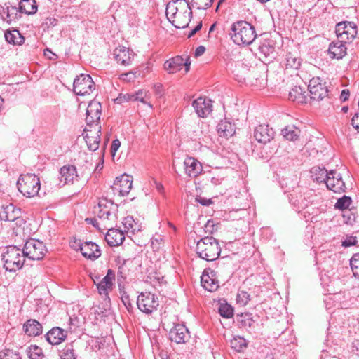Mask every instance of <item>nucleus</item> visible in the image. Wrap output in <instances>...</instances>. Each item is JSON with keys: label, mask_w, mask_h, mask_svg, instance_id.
I'll return each instance as SVG.
<instances>
[{"label": "nucleus", "mask_w": 359, "mask_h": 359, "mask_svg": "<svg viewBox=\"0 0 359 359\" xmlns=\"http://www.w3.org/2000/svg\"><path fill=\"white\" fill-rule=\"evenodd\" d=\"M60 174L61 176L60 181L64 182L66 184H73L79 181V176L78 175L76 166L72 165H65L60 168Z\"/></svg>", "instance_id": "20"}, {"label": "nucleus", "mask_w": 359, "mask_h": 359, "mask_svg": "<svg viewBox=\"0 0 359 359\" xmlns=\"http://www.w3.org/2000/svg\"><path fill=\"white\" fill-rule=\"evenodd\" d=\"M335 32L338 40L344 42L351 41L357 35V26L353 22H340L336 25Z\"/></svg>", "instance_id": "10"}, {"label": "nucleus", "mask_w": 359, "mask_h": 359, "mask_svg": "<svg viewBox=\"0 0 359 359\" xmlns=\"http://www.w3.org/2000/svg\"><path fill=\"white\" fill-rule=\"evenodd\" d=\"M352 126L359 133V113H356L351 119Z\"/></svg>", "instance_id": "59"}, {"label": "nucleus", "mask_w": 359, "mask_h": 359, "mask_svg": "<svg viewBox=\"0 0 359 359\" xmlns=\"http://www.w3.org/2000/svg\"><path fill=\"white\" fill-rule=\"evenodd\" d=\"M192 106L199 117H205L212 111L211 100L202 97L194 100Z\"/></svg>", "instance_id": "18"}, {"label": "nucleus", "mask_w": 359, "mask_h": 359, "mask_svg": "<svg viewBox=\"0 0 359 359\" xmlns=\"http://www.w3.org/2000/svg\"><path fill=\"white\" fill-rule=\"evenodd\" d=\"M217 130L220 137H229L235 133L236 127L231 121L225 119L218 123Z\"/></svg>", "instance_id": "30"}, {"label": "nucleus", "mask_w": 359, "mask_h": 359, "mask_svg": "<svg viewBox=\"0 0 359 359\" xmlns=\"http://www.w3.org/2000/svg\"><path fill=\"white\" fill-rule=\"evenodd\" d=\"M315 171L321 172L320 177H316L317 182H325L327 189L335 193L345 191L346 185L341 173L332 170L328 172L325 168H315L313 172Z\"/></svg>", "instance_id": "4"}, {"label": "nucleus", "mask_w": 359, "mask_h": 359, "mask_svg": "<svg viewBox=\"0 0 359 359\" xmlns=\"http://www.w3.org/2000/svg\"><path fill=\"white\" fill-rule=\"evenodd\" d=\"M74 92L78 95L90 94L95 88V84L88 74H81L74 81Z\"/></svg>", "instance_id": "8"}, {"label": "nucleus", "mask_w": 359, "mask_h": 359, "mask_svg": "<svg viewBox=\"0 0 359 359\" xmlns=\"http://www.w3.org/2000/svg\"><path fill=\"white\" fill-rule=\"evenodd\" d=\"M346 42L340 40L332 42L328 49L330 57L337 60L341 59L346 54Z\"/></svg>", "instance_id": "27"}, {"label": "nucleus", "mask_w": 359, "mask_h": 359, "mask_svg": "<svg viewBox=\"0 0 359 359\" xmlns=\"http://www.w3.org/2000/svg\"><path fill=\"white\" fill-rule=\"evenodd\" d=\"M8 12V17L6 19V22L8 23H11L13 21H15L19 18H20V9L19 8H17L16 6H8V9H7Z\"/></svg>", "instance_id": "41"}, {"label": "nucleus", "mask_w": 359, "mask_h": 359, "mask_svg": "<svg viewBox=\"0 0 359 359\" xmlns=\"http://www.w3.org/2000/svg\"><path fill=\"white\" fill-rule=\"evenodd\" d=\"M232 348L237 351H241L247 346L245 339L241 337H236L231 341Z\"/></svg>", "instance_id": "42"}, {"label": "nucleus", "mask_w": 359, "mask_h": 359, "mask_svg": "<svg viewBox=\"0 0 359 359\" xmlns=\"http://www.w3.org/2000/svg\"><path fill=\"white\" fill-rule=\"evenodd\" d=\"M113 280H114V278L113 276H105L102 280H101L103 284H104L105 285H109L110 287H112V285H113Z\"/></svg>", "instance_id": "61"}, {"label": "nucleus", "mask_w": 359, "mask_h": 359, "mask_svg": "<svg viewBox=\"0 0 359 359\" xmlns=\"http://www.w3.org/2000/svg\"><path fill=\"white\" fill-rule=\"evenodd\" d=\"M350 264L354 276L359 278V253L353 255Z\"/></svg>", "instance_id": "44"}, {"label": "nucleus", "mask_w": 359, "mask_h": 359, "mask_svg": "<svg viewBox=\"0 0 359 359\" xmlns=\"http://www.w3.org/2000/svg\"><path fill=\"white\" fill-rule=\"evenodd\" d=\"M94 156H96V154L93 155V154L83 153L80 155V158L85 161L83 166H85L86 169L91 168Z\"/></svg>", "instance_id": "47"}, {"label": "nucleus", "mask_w": 359, "mask_h": 359, "mask_svg": "<svg viewBox=\"0 0 359 359\" xmlns=\"http://www.w3.org/2000/svg\"><path fill=\"white\" fill-rule=\"evenodd\" d=\"M216 274L214 271L205 269L201 276V285L209 292H214L219 287V281L215 277Z\"/></svg>", "instance_id": "21"}, {"label": "nucleus", "mask_w": 359, "mask_h": 359, "mask_svg": "<svg viewBox=\"0 0 359 359\" xmlns=\"http://www.w3.org/2000/svg\"><path fill=\"white\" fill-rule=\"evenodd\" d=\"M285 60L286 69H297L301 64L300 59L291 53H289L285 55Z\"/></svg>", "instance_id": "36"}, {"label": "nucleus", "mask_w": 359, "mask_h": 359, "mask_svg": "<svg viewBox=\"0 0 359 359\" xmlns=\"http://www.w3.org/2000/svg\"><path fill=\"white\" fill-rule=\"evenodd\" d=\"M134 93L120 94L119 96L115 99L117 104H122L125 102L134 101Z\"/></svg>", "instance_id": "49"}, {"label": "nucleus", "mask_w": 359, "mask_h": 359, "mask_svg": "<svg viewBox=\"0 0 359 359\" xmlns=\"http://www.w3.org/2000/svg\"><path fill=\"white\" fill-rule=\"evenodd\" d=\"M213 0H191V5L197 9H206L211 6Z\"/></svg>", "instance_id": "45"}, {"label": "nucleus", "mask_w": 359, "mask_h": 359, "mask_svg": "<svg viewBox=\"0 0 359 359\" xmlns=\"http://www.w3.org/2000/svg\"><path fill=\"white\" fill-rule=\"evenodd\" d=\"M125 231L135 233L139 231L140 229L137 224L135 222L133 217L128 216L122 222Z\"/></svg>", "instance_id": "37"}, {"label": "nucleus", "mask_w": 359, "mask_h": 359, "mask_svg": "<svg viewBox=\"0 0 359 359\" xmlns=\"http://www.w3.org/2000/svg\"><path fill=\"white\" fill-rule=\"evenodd\" d=\"M289 100L298 104L307 102L308 96L306 91L299 86H296L289 92Z\"/></svg>", "instance_id": "29"}, {"label": "nucleus", "mask_w": 359, "mask_h": 359, "mask_svg": "<svg viewBox=\"0 0 359 359\" xmlns=\"http://www.w3.org/2000/svg\"><path fill=\"white\" fill-rule=\"evenodd\" d=\"M221 252V248L217 239L206 236L200 239L196 245V253L201 259L208 262L217 259Z\"/></svg>", "instance_id": "3"}, {"label": "nucleus", "mask_w": 359, "mask_h": 359, "mask_svg": "<svg viewBox=\"0 0 359 359\" xmlns=\"http://www.w3.org/2000/svg\"><path fill=\"white\" fill-rule=\"evenodd\" d=\"M27 353L29 359H42L43 357L42 349L36 345L30 346Z\"/></svg>", "instance_id": "38"}, {"label": "nucleus", "mask_w": 359, "mask_h": 359, "mask_svg": "<svg viewBox=\"0 0 359 359\" xmlns=\"http://www.w3.org/2000/svg\"><path fill=\"white\" fill-rule=\"evenodd\" d=\"M229 35L236 44L243 46L250 45L257 36L255 27L245 20L233 22L231 26Z\"/></svg>", "instance_id": "2"}, {"label": "nucleus", "mask_w": 359, "mask_h": 359, "mask_svg": "<svg viewBox=\"0 0 359 359\" xmlns=\"http://www.w3.org/2000/svg\"><path fill=\"white\" fill-rule=\"evenodd\" d=\"M241 325L244 327H252L255 323V320L249 315H245L241 320Z\"/></svg>", "instance_id": "54"}, {"label": "nucleus", "mask_w": 359, "mask_h": 359, "mask_svg": "<svg viewBox=\"0 0 359 359\" xmlns=\"http://www.w3.org/2000/svg\"><path fill=\"white\" fill-rule=\"evenodd\" d=\"M163 242L164 237L161 235L156 234L151 238V245L154 248H159Z\"/></svg>", "instance_id": "51"}, {"label": "nucleus", "mask_w": 359, "mask_h": 359, "mask_svg": "<svg viewBox=\"0 0 359 359\" xmlns=\"http://www.w3.org/2000/svg\"><path fill=\"white\" fill-rule=\"evenodd\" d=\"M7 9H8V6H6V5L4 7H1L0 9V16H1V19L4 21H6L8 14L7 12Z\"/></svg>", "instance_id": "63"}, {"label": "nucleus", "mask_w": 359, "mask_h": 359, "mask_svg": "<svg viewBox=\"0 0 359 359\" xmlns=\"http://www.w3.org/2000/svg\"><path fill=\"white\" fill-rule=\"evenodd\" d=\"M132 177L128 175H122L116 177L114 182V189L119 192L122 196L127 195L132 189Z\"/></svg>", "instance_id": "23"}, {"label": "nucleus", "mask_w": 359, "mask_h": 359, "mask_svg": "<svg viewBox=\"0 0 359 359\" xmlns=\"http://www.w3.org/2000/svg\"><path fill=\"white\" fill-rule=\"evenodd\" d=\"M290 202L294 207H296L298 210L304 209L308 206L309 202L305 199V198H302V196L300 195L299 198L297 196L294 197L292 194L290 195L289 198Z\"/></svg>", "instance_id": "40"}, {"label": "nucleus", "mask_w": 359, "mask_h": 359, "mask_svg": "<svg viewBox=\"0 0 359 359\" xmlns=\"http://www.w3.org/2000/svg\"><path fill=\"white\" fill-rule=\"evenodd\" d=\"M23 330L27 335L36 337L42 334L43 327L37 320L29 319L24 323Z\"/></svg>", "instance_id": "28"}, {"label": "nucleus", "mask_w": 359, "mask_h": 359, "mask_svg": "<svg viewBox=\"0 0 359 359\" xmlns=\"http://www.w3.org/2000/svg\"><path fill=\"white\" fill-rule=\"evenodd\" d=\"M184 165L185 172L189 177H196L203 172L202 164L194 157H187Z\"/></svg>", "instance_id": "22"}, {"label": "nucleus", "mask_w": 359, "mask_h": 359, "mask_svg": "<svg viewBox=\"0 0 359 359\" xmlns=\"http://www.w3.org/2000/svg\"><path fill=\"white\" fill-rule=\"evenodd\" d=\"M79 250L83 257L95 260L101 255L98 245L93 242H85L79 244Z\"/></svg>", "instance_id": "24"}, {"label": "nucleus", "mask_w": 359, "mask_h": 359, "mask_svg": "<svg viewBox=\"0 0 359 359\" xmlns=\"http://www.w3.org/2000/svg\"><path fill=\"white\" fill-rule=\"evenodd\" d=\"M135 54L128 48L118 46L114 50V57L116 62L122 65H130Z\"/></svg>", "instance_id": "16"}, {"label": "nucleus", "mask_w": 359, "mask_h": 359, "mask_svg": "<svg viewBox=\"0 0 359 359\" xmlns=\"http://www.w3.org/2000/svg\"><path fill=\"white\" fill-rule=\"evenodd\" d=\"M218 311L222 317L226 318H231L233 316V309L227 303H221Z\"/></svg>", "instance_id": "39"}, {"label": "nucleus", "mask_w": 359, "mask_h": 359, "mask_svg": "<svg viewBox=\"0 0 359 359\" xmlns=\"http://www.w3.org/2000/svg\"><path fill=\"white\" fill-rule=\"evenodd\" d=\"M168 20L177 29L187 27L192 17L191 6L186 0H173L166 6Z\"/></svg>", "instance_id": "1"}, {"label": "nucleus", "mask_w": 359, "mask_h": 359, "mask_svg": "<svg viewBox=\"0 0 359 359\" xmlns=\"http://www.w3.org/2000/svg\"><path fill=\"white\" fill-rule=\"evenodd\" d=\"M169 339L176 344H185L190 339V333L184 325H175L169 332Z\"/></svg>", "instance_id": "15"}, {"label": "nucleus", "mask_w": 359, "mask_h": 359, "mask_svg": "<svg viewBox=\"0 0 359 359\" xmlns=\"http://www.w3.org/2000/svg\"><path fill=\"white\" fill-rule=\"evenodd\" d=\"M46 339L52 345H58L65 340L67 331L59 327H53L46 334Z\"/></svg>", "instance_id": "25"}, {"label": "nucleus", "mask_w": 359, "mask_h": 359, "mask_svg": "<svg viewBox=\"0 0 359 359\" xmlns=\"http://www.w3.org/2000/svg\"><path fill=\"white\" fill-rule=\"evenodd\" d=\"M146 96H147V92H145L142 90H140L134 93V97H135L134 101H140L141 102H142L144 104H148V106L150 108H152V105L150 103H147L145 101Z\"/></svg>", "instance_id": "50"}, {"label": "nucleus", "mask_w": 359, "mask_h": 359, "mask_svg": "<svg viewBox=\"0 0 359 359\" xmlns=\"http://www.w3.org/2000/svg\"><path fill=\"white\" fill-rule=\"evenodd\" d=\"M121 301L128 311H130V309H133V305H132V303L130 302L129 296L128 294H126V293H123L122 294Z\"/></svg>", "instance_id": "56"}, {"label": "nucleus", "mask_w": 359, "mask_h": 359, "mask_svg": "<svg viewBox=\"0 0 359 359\" xmlns=\"http://www.w3.org/2000/svg\"><path fill=\"white\" fill-rule=\"evenodd\" d=\"M120 146H121V142L118 139L113 140L111 147V153L113 156L115 155L116 152L119 149Z\"/></svg>", "instance_id": "58"}, {"label": "nucleus", "mask_w": 359, "mask_h": 359, "mask_svg": "<svg viewBox=\"0 0 359 359\" xmlns=\"http://www.w3.org/2000/svg\"><path fill=\"white\" fill-rule=\"evenodd\" d=\"M357 243L358 241L355 236H349L342 242V246L350 247L352 245H355Z\"/></svg>", "instance_id": "55"}, {"label": "nucleus", "mask_w": 359, "mask_h": 359, "mask_svg": "<svg viewBox=\"0 0 359 359\" xmlns=\"http://www.w3.org/2000/svg\"><path fill=\"white\" fill-rule=\"evenodd\" d=\"M259 51L265 57L271 56L275 52L274 43L272 40L265 39L259 46Z\"/></svg>", "instance_id": "33"}, {"label": "nucleus", "mask_w": 359, "mask_h": 359, "mask_svg": "<svg viewBox=\"0 0 359 359\" xmlns=\"http://www.w3.org/2000/svg\"><path fill=\"white\" fill-rule=\"evenodd\" d=\"M120 78L122 80L131 81L135 79V74L131 72L121 74Z\"/></svg>", "instance_id": "57"}, {"label": "nucleus", "mask_w": 359, "mask_h": 359, "mask_svg": "<svg viewBox=\"0 0 359 359\" xmlns=\"http://www.w3.org/2000/svg\"><path fill=\"white\" fill-rule=\"evenodd\" d=\"M57 20L54 18H48L45 20V25L48 27L50 26H55L57 25Z\"/></svg>", "instance_id": "62"}, {"label": "nucleus", "mask_w": 359, "mask_h": 359, "mask_svg": "<svg viewBox=\"0 0 359 359\" xmlns=\"http://www.w3.org/2000/svg\"><path fill=\"white\" fill-rule=\"evenodd\" d=\"M4 37L8 43L13 45H21L25 41L24 37L17 29L6 31Z\"/></svg>", "instance_id": "32"}, {"label": "nucleus", "mask_w": 359, "mask_h": 359, "mask_svg": "<svg viewBox=\"0 0 359 359\" xmlns=\"http://www.w3.org/2000/svg\"><path fill=\"white\" fill-rule=\"evenodd\" d=\"M274 137V131L269 125L261 124L254 130V137L259 143L266 144Z\"/></svg>", "instance_id": "17"}, {"label": "nucleus", "mask_w": 359, "mask_h": 359, "mask_svg": "<svg viewBox=\"0 0 359 359\" xmlns=\"http://www.w3.org/2000/svg\"><path fill=\"white\" fill-rule=\"evenodd\" d=\"M97 217L103 224L109 225L110 221H114L115 215L107 208H104L99 210L97 212Z\"/></svg>", "instance_id": "35"}, {"label": "nucleus", "mask_w": 359, "mask_h": 359, "mask_svg": "<svg viewBox=\"0 0 359 359\" xmlns=\"http://www.w3.org/2000/svg\"><path fill=\"white\" fill-rule=\"evenodd\" d=\"M196 201L198 203H199L200 204H201L202 205H205V206H208V205H209L210 204L212 203V200L211 199L204 198H202L201 196H197L196 198Z\"/></svg>", "instance_id": "60"}, {"label": "nucleus", "mask_w": 359, "mask_h": 359, "mask_svg": "<svg viewBox=\"0 0 359 359\" xmlns=\"http://www.w3.org/2000/svg\"><path fill=\"white\" fill-rule=\"evenodd\" d=\"M308 89L310 93V100L313 101L322 100L327 96L328 90L325 83H323L320 78H313L309 81Z\"/></svg>", "instance_id": "12"}, {"label": "nucleus", "mask_w": 359, "mask_h": 359, "mask_svg": "<svg viewBox=\"0 0 359 359\" xmlns=\"http://www.w3.org/2000/svg\"><path fill=\"white\" fill-rule=\"evenodd\" d=\"M4 267L6 271L15 272L20 269L25 261V255L22 249L15 245H9L2 255Z\"/></svg>", "instance_id": "5"}, {"label": "nucleus", "mask_w": 359, "mask_h": 359, "mask_svg": "<svg viewBox=\"0 0 359 359\" xmlns=\"http://www.w3.org/2000/svg\"><path fill=\"white\" fill-rule=\"evenodd\" d=\"M236 300L238 304L242 306H245L250 300V295L247 292L239 291L237 294Z\"/></svg>", "instance_id": "48"}, {"label": "nucleus", "mask_w": 359, "mask_h": 359, "mask_svg": "<svg viewBox=\"0 0 359 359\" xmlns=\"http://www.w3.org/2000/svg\"><path fill=\"white\" fill-rule=\"evenodd\" d=\"M62 359H76L73 351V349L70 347H66L61 356Z\"/></svg>", "instance_id": "52"}, {"label": "nucleus", "mask_w": 359, "mask_h": 359, "mask_svg": "<svg viewBox=\"0 0 359 359\" xmlns=\"http://www.w3.org/2000/svg\"><path fill=\"white\" fill-rule=\"evenodd\" d=\"M0 359H21L20 353L11 349L0 352Z\"/></svg>", "instance_id": "46"}, {"label": "nucleus", "mask_w": 359, "mask_h": 359, "mask_svg": "<svg viewBox=\"0 0 359 359\" xmlns=\"http://www.w3.org/2000/svg\"><path fill=\"white\" fill-rule=\"evenodd\" d=\"M88 128L84 130L83 137L89 150L95 151L98 149L100 145L101 126L96 123L94 126Z\"/></svg>", "instance_id": "11"}, {"label": "nucleus", "mask_w": 359, "mask_h": 359, "mask_svg": "<svg viewBox=\"0 0 359 359\" xmlns=\"http://www.w3.org/2000/svg\"><path fill=\"white\" fill-rule=\"evenodd\" d=\"M104 229H108L105 241L110 246H118L123 243L125 236L121 230L113 228L112 224L105 225Z\"/></svg>", "instance_id": "19"}, {"label": "nucleus", "mask_w": 359, "mask_h": 359, "mask_svg": "<svg viewBox=\"0 0 359 359\" xmlns=\"http://www.w3.org/2000/svg\"><path fill=\"white\" fill-rule=\"evenodd\" d=\"M20 209L10 203L2 205L0 210V219L2 221L13 222L20 216Z\"/></svg>", "instance_id": "26"}, {"label": "nucleus", "mask_w": 359, "mask_h": 359, "mask_svg": "<svg viewBox=\"0 0 359 359\" xmlns=\"http://www.w3.org/2000/svg\"><path fill=\"white\" fill-rule=\"evenodd\" d=\"M137 306L142 312L150 314L158 306V299L150 292H142L137 299Z\"/></svg>", "instance_id": "9"}, {"label": "nucleus", "mask_w": 359, "mask_h": 359, "mask_svg": "<svg viewBox=\"0 0 359 359\" xmlns=\"http://www.w3.org/2000/svg\"><path fill=\"white\" fill-rule=\"evenodd\" d=\"M25 257L32 260H41L47 252L43 242L35 239L27 241L22 248Z\"/></svg>", "instance_id": "7"}, {"label": "nucleus", "mask_w": 359, "mask_h": 359, "mask_svg": "<svg viewBox=\"0 0 359 359\" xmlns=\"http://www.w3.org/2000/svg\"><path fill=\"white\" fill-rule=\"evenodd\" d=\"M97 288L100 294L107 295L108 291L111 289V287H110L108 285H105L104 284L102 283V281H100L97 285Z\"/></svg>", "instance_id": "53"}, {"label": "nucleus", "mask_w": 359, "mask_h": 359, "mask_svg": "<svg viewBox=\"0 0 359 359\" xmlns=\"http://www.w3.org/2000/svg\"><path fill=\"white\" fill-rule=\"evenodd\" d=\"M191 61L188 57L186 60L182 56H176L173 58L168 60L164 63V69L169 74L175 73L184 67L185 73H187L190 69Z\"/></svg>", "instance_id": "13"}, {"label": "nucleus", "mask_w": 359, "mask_h": 359, "mask_svg": "<svg viewBox=\"0 0 359 359\" xmlns=\"http://www.w3.org/2000/svg\"><path fill=\"white\" fill-rule=\"evenodd\" d=\"M18 189L23 196L34 197L40 190L39 178L34 174L27 173L20 176L17 182Z\"/></svg>", "instance_id": "6"}, {"label": "nucleus", "mask_w": 359, "mask_h": 359, "mask_svg": "<svg viewBox=\"0 0 359 359\" xmlns=\"http://www.w3.org/2000/svg\"><path fill=\"white\" fill-rule=\"evenodd\" d=\"M300 130L294 126H289L282 130L283 136L287 140L294 141L299 136Z\"/></svg>", "instance_id": "34"}, {"label": "nucleus", "mask_w": 359, "mask_h": 359, "mask_svg": "<svg viewBox=\"0 0 359 359\" xmlns=\"http://www.w3.org/2000/svg\"><path fill=\"white\" fill-rule=\"evenodd\" d=\"M20 13L32 15L37 11V5L35 0H20L19 4Z\"/></svg>", "instance_id": "31"}, {"label": "nucleus", "mask_w": 359, "mask_h": 359, "mask_svg": "<svg viewBox=\"0 0 359 359\" xmlns=\"http://www.w3.org/2000/svg\"><path fill=\"white\" fill-rule=\"evenodd\" d=\"M352 200L351 197L344 196L341 198H339L334 205L337 209L344 210L348 208L351 204Z\"/></svg>", "instance_id": "43"}, {"label": "nucleus", "mask_w": 359, "mask_h": 359, "mask_svg": "<svg viewBox=\"0 0 359 359\" xmlns=\"http://www.w3.org/2000/svg\"><path fill=\"white\" fill-rule=\"evenodd\" d=\"M102 113L101 104L97 101H92L88 104L86 109V121L88 127L94 126L96 123L100 125V118Z\"/></svg>", "instance_id": "14"}, {"label": "nucleus", "mask_w": 359, "mask_h": 359, "mask_svg": "<svg viewBox=\"0 0 359 359\" xmlns=\"http://www.w3.org/2000/svg\"><path fill=\"white\" fill-rule=\"evenodd\" d=\"M97 158L100 159V161H99V163H97V164L95 168V172H99L103 168L104 158H103V156L102 157L97 156Z\"/></svg>", "instance_id": "64"}]
</instances>
